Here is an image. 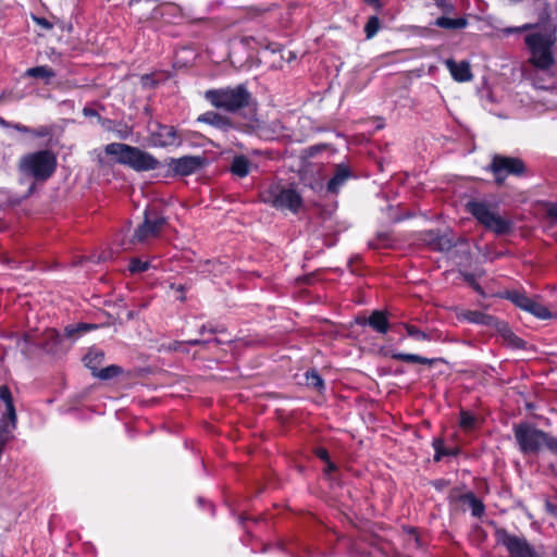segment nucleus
I'll list each match as a JSON object with an SVG mask.
<instances>
[{
  "mask_svg": "<svg viewBox=\"0 0 557 557\" xmlns=\"http://www.w3.org/2000/svg\"><path fill=\"white\" fill-rule=\"evenodd\" d=\"M12 128H14L15 131L20 132V133H23V134H32L33 132V128L28 127V126H25L23 124H20V123H12L11 125Z\"/></svg>",
  "mask_w": 557,
  "mask_h": 557,
  "instance_id": "de8ad7c7",
  "label": "nucleus"
},
{
  "mask_svg": "<svg viewBox=\"0 0 557 557\" xmlns=\"http://www.w3.org/2000/svg\"><path fill=\"white\" fill-rule=\"evenodd\" d=\"M141 0H128L129 7L133 9V14L139 20L140 14H149L150 12L141 11L140 8H138V4Z\"/></svg>",
  "mask_w": 557,
  "mask_h": 557,
  "instance_id": "c03bdc74",
  "label": "nucleus"
},
{
  "mask_svg": "<svg viewBox=\"0 0 557 557\" xmlns=\"http://www.w3.org/2000/svg\"><path fill=\"white\" fill-rule=\"evenodd\" d=\"M168 13H171L174 17H176L181 15V9L176 4L164 3L160 7L151 9L149 14H140L139 21L158 20Z\"/></svg>",
  "mask_w": 557,
  "mask_h": 557,
  "instance_id": "f3484780",
  "label": "nucleus"
},
{
  "mask_svg": "<svg viewBox=\"0 0 557 557\" xmlns=\"http://www.w3.org/2000/svg\"><path fill=\"white\" fill-rule=\"evenodd\" d=\"M391 357L395 360H400L404 362L420 363V364H426V366H432L435 361L434 359H429V358L422 357L420 355L405 354V352H393Z\"/></svg>",
  "mask_w": 557,
  "mask_h": 557,
  "instance_id": "bb28decb",
  "label": "nucleus"
},
{
  "mask_svg": "<svg viewBox=\"0 0 557 557\" xmlns=\"http://www.w3.org/2000/svg\"><path fill=\"white\" fill-rule=\"evenodd\" d=\"M121 372H122L121 367L111 364V366H108L102 369L99 368L96 371V373H92V375L95 377L106 381V380H110V379L117 376Z\"/></svg>",
  "mask_w": 557,
  "mask_h": 557,
  "instance_id": "72a5a7b5",
  "label": "nucleus"
},
{
  "mask_svg": "<svg viewBox=\"0 0 557 557\" xmlns=\"http://www.w3.org/2000/svg\"><path fill=\"white\" fill-rule=\"evenodd\" d=\"M405 329H406V332H407L408 336H410V337H412V338H414L417 341H428V339H430V336L425 332L419 330L414 325L406 324Z\"/></svg>",
  "mask_w": 557,
  "mask_h": 557,
  "instance_id": "a19ab883",
  "label": "nucleus"
},
{
  "mask_svg": "<svg viewBox=\"0 0 557 557\" xmlns=\"http://www.w3.org/2000/svg\"><path fill=\"white\" fill-rule=\"evenodd\" d=\"M185 346V343L184 342H180V341H174L172 343H170L169 345H162V349L164 350H180L182 349V347Z\"/></svg>",
  "mask_w": 557,
  "mask_h": 557,
  "instance_id": "a18cd8bd",
  "label": "nucleus"
},
{
  "mask_svg": "<svg viewBox=\"0 0 557 557\" xmlns=\"http://www.w3.org/2000/svg\"><path fill=\"white\" fill-rule=\"evenodd\" d=\"M206 332L211 333V334H214V333H216L218 331H216V329L208 327V326H206V325H202V326H201V329L199 330V333H200V334H205Z\"/></svg>",
  "mask_w": 557,
  "mask_h": 557,
  "instance_id": "864d4df0",
  "label": "nucleus"
},
{
  "mask_svg": "<svg viewBox=\"0 0 557 557\" xmlns=\"http://www.w3.org/2000/svg\"><path fill=\"white\" fill-rule=\"evenodd\" d=\"M103 150L107 156L113 158L115 163L129 166L138 172L156 170L159 166V161L151 153L138 147L111 143L106 145Z\"/></svg>",
  "mask_w": 557,
  "mask_h": 557,
  "instance_id": "7ed1b4c3",
  "label": "nucleus"
},
{
  "mask_svg": "<svg viewBox=\"0 0 557 557\" xmlns=\"http://www.w3.org/2000/svg\"><path fill=\"white\" fill-rule=\"evenodd\" d=\"M315 456L325 462V465H326V468L324 469L325 474H329L337 469L336 465L330 459L329 451L325 448L318 447L315 449Z\"/></svg>",
  "mask_w": 557,
  "mask_h": 557,
  "instance_id": "c9c22d12",
  "label": "nucleus"
},
{
  "mask_svg": "<svg viewBox=\"0 0 557 557\" xmlns=\"http://www.w3.org/2000/svg\"><path fill=\"white\" fill-rule=\"evenodd\" d=\"M83 113L85 116H97L98 115V113L95 109L88 108V107H85L83 109Z\"/></svg>",
  "mask_w": 557,
  "mask_h": 557,
  "instance_id": "603ef678",
  "label": "nucleus"
},
{
  "mask_svg": "<svg viewBox=\"0 0 557 557\" xmlns=\"http://www.w3.org/2000/svg\"><path fill=\"white\" fill-rule=\"evenodd\" d=\"M205 98L214 108L228 113H236L249 107L252 100L251 94L244 84L209 89L205 92Z\"/></svg>",
  "mask_w": 557,
  "mask_h": 557,
  "instance_id": "20e7f679",
  "label": "nucleus"
},
{
  "mask_svg": "<svg viewBox=\"0 0 557 557\" xmlns=\"http://www.w3.org/2000/svg\"><path fill=\"white\" fill-rule=\"evenodd\" d=\"M306 384L309 387H313L317 391H321L324 387V381L320 374L312 370L306 373Z\"/></svg>",
  "mask_w": 557,
  "mask_h": 557,
  "instance_id": "f704fd0d",
  "label": "nucleus"
},
{
  "mask_svg": "<svg viewBox=\"0 0 557 557\" xmlns=\"http://www.w3.org/2000/svg\"><path fill=\"white\" fill-rule=\"evenodd\" d=\"M467 210L485 228L496 235H505L512 227L511 221L503 218L490 203L480 200H471L467 203Z\"/></svg>",
  "mask_w": 557,
  "mask_h": 557,
  "instance_id": "0eeeda50",
  "label": "nucleus"
},
{
  "mask_svg": "<svg viewBox=\"0 0 557 557\" xmlns=\"http://www.w3.org/2000/svg\"><path fill=\"white\" fill-rule=\"evenodd\" d=\"M445 65L455 81L463 83L472 79V73L469 62H456L453 59H448L445 61Z\"/></svg>",
  "mask_w": 557,
  "mask_h": 557,
  "instance_id": "4468645a",
  "label": "nucleus"
},
{
  "mask_svg": "<svg viewBox=\"0 0 557 557\" xmlns=\"http://www.w3.org/2000/svg\"><path fill=\"white\" fill-rule=\"evenodd\" d=\"M357 324L369 325L380 334H386L389 330V322L383 311L375 310L369 318H357Z\"/></svg>",
  "mask_w": 557,
  "mask_h": 557,
  "instance_id": "ddd939ff",
  "label": "nucleus"
},
{
  "mask_svg": "<svg viewBox=\"0 0 557 557\" xmlns=\"http://www.w3.org/2000/svg\"><path fill=\"white\" fill-rule=\"evenodd\" d=\"M460 500L468 506L475 518H481L485 511V506L473 493L469 492L460 496Z\"/></svg>",
  "mask_w": 557,
  "mask_h": 557,
  "instance_id": "4be33fe9",
  "label": "nucleus"
},
{
  "mask_svg": "<svg viewBox=\"0 0 557 557\" xmlns=\"http://www.w3.org/2000/svg\"><path fill=\"white\" fill-rule=\"evenodd\" d=\"M368 4L374 5L377 9L381 7L379 0H364Z\"/></svg>",
  "mask_w": 557,
  "mask_h": 557,
  "instance_id": "6e6d98bb",
  "label": "nucleus"
},
{
  "mask_svg": "<svg viewBox=\"0 0 557 557\" xmlns=\"http://www.w3.org/2000/svg\"><path fill=\"white\" fill-rule=\"evenodd\" d=\"M57 168V159L49 150H39L23 156L18 163L20 172L36 181L48 180Z\"/></svg>",
  "mask_w": 557,
  "mask_h": 557,
  "instance_id": "423d86ee",
  "label": "nucleus"
},
{
  "mask_svg": "<svg viewBox=\"0 0 557 557\" xmlns=\"http://www.w3.org/2000/svg\"><path fill=\"white\" fill-rule=\"evenodd\" d=\"M386 236L385 235H379L377 237V242L379 243H370L369 245L372 247V248H379V247H382V246H386L387 243H386Z\"/></svg>",
  "mask_w": 557,
  "mask_h": 557,
  "instance_id": "8fccbe9b",
  "label": "nucleus"
},
{
  "mask_svg": "<svg viewBox=\"0 0 557 557\" xmlns=\"http://www.w3.org/2000/svg\"><path fill=\"white\" fill-rule=\"evenodd\" d=\"M198 122L209 124L220 131H227L232 127V122L226 116H223L222 114L214 112V111H208L197 119Z\"/></svg>",
  "mask_w": 557,
  "mask_h": 557,
  "instance_id": "2eb2a0df",
  "label": "nucleus"
},
{
  "mask_svg": "<svg viewBox=\"0 0 557 557\" xmlns=\"http://www.w3.org/2000/svg\"><path fill=\"white\" fill-rule=\"evenodd\" d=\"M111 131L122 140H126L133 135V127L122 123L114 125Z\"/></svg>",
  "mask_w": 557,
  "mask_h": 557,
  "instance_id": "58836bf2",
  "label": "nucleus"
},
{
  "mask_svg": "<svg viewBox=\"0 0 557 557\" xmlns=\"http://www.w3.org/2000/svg\"><path fill=\"white\" fill-rule=\"evenodd\" d=\"M103 361L104 354L98 348H91L84 357V363L91 371V373H96Z\"/></svg>",
  "mask_w": 557,
  "mask_h": 557,
  "instance_id": "5701e85b",
  "label": "nucleus"
},
{
  "mask_svg": "<svg viewBox=\"0 0 557 557\" xmlns=\"http://www.w3.org/2000/svg\"><path fill=\"white\" fill-rule=\"evenodd\" d=\"M165 224V218L156 208L146 209L144 221L135 230L129 243H122L123 249H131L132 245L135 244H148L151 239L159 236Z\"/></svg>",
  "mask_w": 557,
  "mask_h": 557,
  "instance_id": "6e6552de",
  "label": "nucleus"
},
{
  "mask_svg": "<svg viewBox=\"0 0 557 557\" xmlns=\"http://www.w3.org/2000/svg\"><path fill=\"white\" fill-rule=\"evenodd\" d=\"M25 76L41 79L46 85H49L51 79L55 77V72L47 65H38L27 69Z\"/></svg>",
  "mask_w": 557,
  "mask_h": 557,
  "instance_id": "412c9836",
  "label": "nucleus"
},
{
  "mask_svg": "<svg viewBox=\"0 0 557 557\" xmlns=\"http://www.w3.org/2000/svg\"><path fill=\"white\" fill-rule=\"evenodd\" d=\"M12 123L11 122H8L5 121L3 117L0 116V127H11Z\"/></svg>",
  "mask_w": 557,
  "mask_h": 557,
  "instance_id": "5fc2aeb1",
  "label": "nucleus"
},
{
  "mask_svg": "<svg viewBox=\"0 0 557 557\" xmlns=\"http://www.w3.org/2000/svg\"><path fill=\"white\" fill-rule=\"evenodd\" d=\"M460 318L469 323L485 325L493 327L496 318L479 310H465L460 313Z\"/></svg>",
  "mask_w": 557,
  "mask_h": 557,
  "instance_id": "dca6fc26",
  "label": "nucleus"
},
{
  "mask_svg": "<svg viewBox=\"0 0 557 557\" xmlns=\"http://www.w3.org/2000/svg\"><path fill=\"white\" fill-rule=\"evenodd\" d=\"M251 166L252 164L250 160L247 157L240 154L234 157L230 171L234 176L244 178L250 173Z\"/></svg>",
  "mask_w": 557,
  "mask_h": 557,
  "instance_id": "6ab92c4d",
  "label": "nucleus"
},
{
  "mask_svg": "<svg viewBox=\"0 0 557 557\" xmlns=\"http://www.w3.org/2000/svg\"><path fill=\"white\" fill-rule=\"evenodd\" d=\"M433 448L435 450L434 460L440 461L445 456H455L457 450L454 448H446L444 441L440 437L433 440Z\"/></svg>",
  "mask_w": 557,
  "mask_h": 557,
  "instance_id": "7c9ffc66",
  "label": "nucleus"
},
{
  "mask_svg": "<svg viewBox=\"0 0 557 557\" xmlns=\"http://www.w3.org/2000/svg\"><path fill=\"white\" fill-rule=\"evenodd\" d=\"M435 25L446 29H462L468 25V21L465 17L450 18L441 16L435 21Z\"/></svg>",
  "mask_w": 557,
  "mask_h": 557,
  "instance_id": "cd10ccee",
  "label": "nucleus"
},
{
  "mask_svg": "<svg viewBox=\"0 0 557 557\" xmlns=\"http://www.w3.org/2000/svg\"><path fill=\"white\" fill-rule=\"evenodd\" d=\"M504 35L524 33V46L529 54V63L537 70L547 71L554 63V47L557 41L556 32L539 23H527L521 26L502 29Z\"/></svg>",
  "mask_w": 557,
  "mask_h": 557,
  "instance_id": "f257e3e1",
  "label": "nucleus"
},
{
  "mask_svg": "<svg viewBox=\"0 0 557 557\" xmlns=\"http://www.w3.org/2000/svg\"><path fill=\"white\" fill-rule=\"evenodd\" d=\"M298 549H299V552L292 553L294 555V557H310L311 556V553L307 546L298 545Z\"/></svg>",
  "mask_w": 557,
  "mask_h": 557,
  "instance_id": "49530a36",
  "label": "nucleus"
},
{
  "mask_svg": "<svg viewBox=\"0 0 557 557\" xmlns=\"http://www.w3.org/2000/svg\"><path fill=\"white\" fill-rule=\"evenodd\" d=\"M493 329H495L502 335V337L511 346H521L522 341L512 333L507 323L496 320V323L494 324Z\"/></svg>",
  "mask_w": 557,
  "mask_h": 557,
  "instance_id": "a878e982",
  "label": "nucleus"
},
{
  "mask_svg": "<svg viewBox=\"0 0 557 557\" xmlns=\"http://www.w3.org/2000/svg\"><path fill=\"white\" fill-rule=\"evenodd\" d=\"M350 175L349 169L346 165L339 164L336 168L335 174L327 183V191L336 194Z\"/></svg>",
  "mask_w": 557,
  "mask_h": 557,
  "instance_id": "a211bd4d",
  "label": "nucleus"
},
{
  "mask_svg": "<svg viewBox=\"0 0 557 557\" xmlns=\"http://www.w3.org/2000/svg\"><path fill=\"white\" fill-rule=\"evenodd\" d=\"M459 423L465 431H471L476 425V418L471 412L461 410Z\"/></svg>",
  "mask_w": 557,
  "mask_h": 557,
  "instance_id": "4c0bfd02",
  "label": "nucleus"
},
{
  "mask_svg": "<svg viewBox=\"0 0 557 557\" xmlns=\"http://www.w3.org/2000/svg\"><path fill=\"white\" fill-rule=\"evenodd\" d=\"M52 134V129L49 126L41 125L37 128H33L32 136L36 138H45Z\"/></svg>",
  "mask_w": 557,
  "mask_h": 557,
  "instance_id": "79ce46f5",
  "label": "nucleus"
},
{
  "mask_svg": "<svg viewBox=\"0 0 557 557\" xmlns=\"http://www.w3.org/2000/svg\"><path fill=\"white\" fill-rule=\"evenodd\" d=\"M150 268L149 261H143L137 258H133L129 261L128 270L131 273H143Z\"/></svg>",
  "mask_w": 557,
  "mask_h": 557,
  "instance_id": "ea45409f",
  "label": "nucleus"
},
{
  "mask_svg": "<svg viewBox=\"0 0 557 557\" xmlns=\"http://www.w3.org/2000/svg\"><path fill=\"white\" fill-rule=\"evenodd\" d=\"M206 164V158L201 156H184L177 159H171L169 166L174 174L180 176H188Z\"/></svg>",
  "mask_w": 557,
  "mask_h": 557,
  "instance_id": "9b49d317",
  "label": "nucleus"
},
{
  "mask_svg": "<svg viewBox=\"0 0 557 557\" xmlns=\"http://www.w3.org/2000/svg\"><path fill=\"white\" fill-rule=\"evenodd\" d=\"M34 188H35V185L33 184V185L29 187L28 194H32V193H33V190H34Z\"/></svg>",
  "mask_w": 557,
  "mask_h": 557,
  "instance_id": "13d9d810",
  "label": "nucleus"
},
{
  "mask_svg": "<svg viewBox=\"0 0 557 557\" xmlns=\"http://www.w3.org/2000/svg\"><path fill=\"white\" fill-rule=\"evenodd\" d=\"M380 27H381V22L376 15L369 17V20L364 26V33H366L367 39L373 38L377 34Z\"/></svg>",
  "mask_w": 557,
  "mask_h": 557,
  "instance_id": "e433bc0d",
  "label": "nucleus"
},
{
  "mask_svg": "<svg viewBox=\"0 0 557 557\" xmlns=\"http://www.w3.org/2000/svg\"><path fill=\"white\" fill-rule=\"evenodd\" d=\"M151 143L154 147H169L181 143L174 126L156 123L150 128Z\"/></svg>",
  "mask_w": 557,
  "mask_h": 557,
  "instance_id": "f8f14e48",
  "label": "nucleus"
},
{
  "mask_svg": "<svg viewBox=\"0 0 557 557\" xmlns=\"http://www.w3.org/2000/svg\"><path fill=\"white\" fill-rule=\"evenodd\" d=\"M95 324L78 323L67 325L64 330L66 337L76 339L81 334L87 333L90 330L96 329Z\"/></svg>",
  "mask_w": 557,
  "mask_h": 557,
  "instance_id": "c756f323",
  "label": "nucleus"
},
{
  "mask_svg": "<svg viewBox=\"0 0 557 557\" xmlns=\"http://www.w3.org/2000/svg\"><path fill=\"white\" fill-rule=\"evenodd\" d=\"M261 200L281 211L297 213L302 207V198L292 186L282 183H272L260 194Z\"/></svg>",
  "mask_w": 557,
  "mask_h": 557,
  "instance_id": "39448f33",
  "label": "nucleus"
},
{
  "mask_svg": "<svg viewBox=\"0 0 557 557\" xmlns=\"http://www.w3.org/2000/svg\"><path fill=\"white\" fill-rule=\"evenodd\" d=\"M497 543L505 546L510 557H537L533 547L524 537L508 533L506 530H497Z\"/></svg>",
  "mask_w": 557,
  "mask_h": 557,
  "instance_id": "9d476101",
  "label": "nucleus"
},
{
  "mask_svg": "<svg viewBox=\"0 0 557 557\" xmlns=\"http://www.w3.org/2000/svg\"><path fill=\"white\" fill-rule=\"evenodd\" d=\"M513 434L519 450L523 455L537 454L543 447L557 457V437L529 422L513 425Z\"/></svg>",
  "mask_w": 557,
  "mask_h": 557,
  "instance_id": "f03ea898",
  "label": "nucleus"
},
{
  "mask_svg": "<svg viewBox=\"0 0 557 557\" xmlns=\"http://www.w3.org/2000/svg\"><path fill=\"white\" fill-rule=\"evenodd\" d=\"M547 216L557 222V203H549L547 207Z\"/></svg>",
  "mask_w": 557,
  "mask_h": 557,
  "instance_id": "09e8293b",
  "label": "nucleus"
},
{
  "mask_svg": "<svg viewBox=\"0 0 557 557\" xmlns=\"http://www.w3.org/2000/svg\"><path fill=\"white\" fill-rule=\"evenodd\" d=\"M211 341H202V339L195 338V339H189V341L184 342V343H185V345L196 346V345H206V344H208Z\"/></svg>",
  "mask_w": 557,
  "mask_h": 557,
  "instance_id": "3c124183",
  "label": "nucleus"
},
{
  "mask_svg": "<svg viewBox=\"0 0 557 557\" xmlns=\"http://www.w3.org/2000/svg\"><path fill=\"white\" fill-rule=\"evenodd\" d=\"M17 419L8 417L0 418V447H3L12 438L13 431L16 429Z\"/></svg>",
  "mask_w": 557,
  "mask_h": 557,
  "instance_id": "aec40b11",
  "label": "nucleus"
},
{
  "mask_svg": "<svg viewBox=\"0 0 557 557\" xmlns=\"http://www.w3.org/2000/svg\"><path fill=\"white\" fill-rule=\"evenodd\" d=\"M0 400L5 405V411L1 417L17 419L13 397L10 388L7 385L0 386Z\"/></svg>",
  "mask_w": 557,
  "mask_h": 557,
  "instance_id": "b1692460",
  "label": "nucleus"
},
{
  "mask_svg": "<svg viewBox=\"0 0 557 557\" xmlns=\"http://www.w3.org/2000/svg\"><path fill=\"white\" fill-rule=\"evenodd\" d=\"M525 311L541 320H546L552 317L550 311L534 299H531L530 305L527 307Z\"/></svg>",
  "mask_w": 557,
  "mask_h": 557,
  "instance_id": "2f4dec72",
  "label": "nucleus"
},
{
  "mask_svg": "<svg viewBox=\"0 0 557 557\" xmlns=\"http://www.w3.org/2000/svg\"><path fill=\"white\" fill-rule=\"evenodd\" d=\"M33 21L38 25L40 26L41 28L44 29H51L53 27V24L50 22L51 20H48V18H45V17H38V16H33Z\"/></svg>",
  "mask_w": 557,
  "mask_h": 557,
  "instance_id": "37998d69",
  "label": "nucleus"
},
{
  "mask_svg": "<svg viewBox=\"0 0 557 557\" xmlns=\"http://www.w3.org/2000/svg\"><path fill=\"white\" fill-rule=\"evenodd\" d=\"M507 299H509L511 302H513L517 307L524 310L530 305L531 298L528 297L525 294L520 293L518 290H511L507 292Z\"/></svg>",
  "mask_w": 557,
  "mask_h": 557,
  "instance_id": "473e14b6",
  "label": "nucleus"
},
{
  "mask_svg": "<svg viewBox=\"0 0 557 557\" xmlns=\"http://www.w3.org/2000/svg\"><path fill=\"white\" fill-rule=\"evenodd\" d=\"M486 170L494 175L496 184L502 185L509 175L521 176L524 174L525 164L516 157L494 154Z\"/></svg>",
  "mask_w": 557,
  "mask_h": 557,
  "instance_id": "1a4fd4ad",
  "label": "nucleus"
},
{
  "mask_svg": "<svg viewBox=\"0 0 557 557\" xmlns=\"http://www.w3.org/2000/svg\"><path fill=\"white\" fill-rule=\"evenodd\" d=\"M470 283L472 284L473 288L480 293V294H483V290L482 288L480 287V285L475 284L473 280L470 281Z\"/></svg>",
  "mask_w": 557,
  "mask_h": 557,
  "instance_id": "4d7b16f0",
  "label": "nucleus"
},
{
  "mask_svg": "<svg viewBox=\"0 0 557 557\" xmlns=\"http://www.w3.org/2000/svg\"><path fill=\"white\" fill-rule=\"evenodd\" d=\"M430 237L432 239L433 249L438 251H448L455 246V242L448 235H436L434 237V233H430Z\"/></svg>",
  "mask_w": 557,
  "mask_h": 557,
  "instance_id": "c85d7f7f",
  "label": "nucleus"
},
{
  "mask_svg": "<svg viewBox=\"0 0 557 557\" xmlns=\"http://www.w3.org/2000/svg\"><path fill=\"white\" fill-rule=\"evenodd\" d=\"M493 329H495L502 335V337L511 346H521L522 341L512 333L507 323L496 320V323L494 324Z\"/></svg>",
  "mask_w": 557,
  "mask_h": 557,
  "instance_id": "393cba45",
  "label": "nucleus"
}]
</instances>
